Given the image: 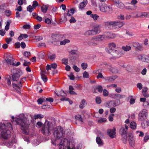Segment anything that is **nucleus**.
Masks as SVG:
<instances>
[{
	"mask_svg": "<svg viewBox=\"0 0 149 149\" xmlns=\"http://www.w3.org/2000/svg\"><path fill=\"white\" fill-rule=\"evenodd\" d=\"M73 68L74 70L76 72H78L80 71V69L76 65H73Z\"/></svg>",
	"mask_w": 149,
	"mask_h": 149,
	"instance_id": "nucleus-58",
	"label": "nucleus"
},
{
	"mask_svg": "<svg viewBox=\"0 0 149 149\" xmlns=\"http://www.w3.org/2000/svg\"><path fill=\"white\" fill-rule=\"evenodd\" d=\"M11 121L13 124L19 125L22 132L24 134H28L29 125V124L27 121V119L23 114H20L18 118H15L14 116L12 117Z\"/></svg>",
	"mask_w": 149,
	"mask_h": 149,
	"instance_id": "nucleus-1",
	"label": "nucleus"
},
{
	"mask_svg": "<svg viewBox=\"0 0 149 149\" xmlns=\"http://www.w3.org/2000/svg\"><path fill=\"white\" fill-rule=\"evenodd\" d=\"M144 57H143L142 61L148 62L149 61L148 57L145 55H144Z\"/></svg>",
	"mask_w": 149,
	"mask_h": 149,
	"instance_id": "nucleus-56",
	"label": "nucleus"
},
{
	"mask_svg": "<svg viewBox=\"0 0 149 149\" xmlns=\"http://www.w3.org/2000/svg\"><path fill=\"white\" fill-rule=\"evenodd\" d=\"M120 132L122 136H124L125 135H127L126 131L125 129L123 127L120 129Z\"/></svg>",
	"mask_w": 149,
	"mask_h": 149,
	"instance_id": "nucleus-26",
	"label": "nucleus"
},
{
	"mask_svg": "<svg viewBox=\"0 0 149 149\" xmlns=\"http://www.w3.org/2000/svg\"><path fill=\"white\" fill-rule=\"evenodd\" d=\"M113 98H119L120 99L121 98H123V95H120L118 94H115L113 95Z\"/></svg>",
	"mask_w": 149,
	"mask_h": 149,
	"instance_id": "nucleus-42",
	"label": "nucleus"
},
{
	"mask_svg": "<svg viewBox=\"0 0 149 149\" xmlns=\"http://www.w3.org/2000/svg\"><path fill=\"white\" fill-rule=\"evenodd\" d=\"M118 78V77L116 75H112L111 76L105 77L104 79L106 81L112 82Z\"/></svg>",
	"mask_w": 149,
	"mask_h": 149,
	"instance_id": "nucleus-16",
	"label": "nucleus"
},
{
	"mask_svg": "<svg viewBox=\"0 0 149 149\" xmlns=\"http://www.w3.org/2000/svg\"><path fill=\"white\" fill-rule=\"evenodd\" d=\"M69 93L71 94L72 95H77V94L73 90H74V88L72 86H69Z\"/></svg>",
	"mask_w": 149,
	"mask_h": 149,
	"instance_id": "nucleus-27",
	"label": "nucleus"
},
{
	"mask_svg": "<svg viewBox=\"0 0 149 149\" xmlns=\"http://www.w3.org/2000/svg\"><path fill=\"white\" fill-rule=\"evenodd\" d=\"M65 133V131L63 128L60 126H58L55 128L53 134L56 138L60 139L63 136Z\"/></svg>",
	"mask_w": 149,
	"mask_h": 149,
	"instance_id": "nucleus-7",
	"label": "nucleus"
},
{
	"mask_svg": "<svg viewBox=\"0 0 149 149\" xmlns=\"http://www.w3.org/2000/svg\"><path fill=\"white\" fill-rule=\"evenodd\" d=\"M97 78L98 79L99 78H102L104 79V77L102 75V73L100 72H99L98 74V75L97 77Z\"/></svg>",
	"mask_w": 149,
	"mask_h": 149,
	"instance_id": "nucleus-57",
	"label": "nucleus"
},
{
	"mask_svg": "<svg viewBox=\"0 0 149 149\" xmlns=\"http://www.w3.org/2000/svg\"><path fill=\"white\" fill-rule=\"evenodd\" d=\"M5 14L8 17L10 16L11 14V12L10 10H7L5 12Z\"/></svg>",
	"mask_w": 149,
	"mask_h": 149,
	"instance_id": "nucleus-46",
	"label": "nucleus"
},
{
	"mask_svg": "<svg viewBox=\"0 0 149 149\" xmlns=\"http://www.w3.org/2000/svg\"><path fill=\"white\" fill-rule=\"evenodd\" d=\"M38 5V2L37 1H33L32 4V6L35 9L36 7Z\"/></svg>",
	"mask_w": 149,
	"mask_h": 149,
	"instance_id": "nucleus-55",
	"label": "nucleus"
},
{
	"mask_svg": "<svg viewBox=\"0 0 149 149\" xmlns=\"http://www.w3.org/2000/svg\"><path fill=\"white\" fill-rule=\"evenodd\" d=\"M81 66L83 70H85L87 67V64L85 63H83L81 64Z\"/></svg>",
	"mask_w": 149,
	"mask_h": 149,
	"instance_id": "nucleus-49",
	"label": "nucleus"
},
{
	"mask_svg": "<svg viewBox=\"0 0 149 149\" xmlns=\"http://www.w3.org/2000/svg\"><path fill=\"white\" fill-rule=\"evenodd\" d=\"M56 94L58 96H65L66 95V93L62 90H60L55 92Z\"/></svg>",
	"mask_w": 149,
	"mask_h": 149,
	"instance_id": "nucleus-21",
	"label": "nucleus"
},
{
	"mask_svg": "<svg viewBox=\"0 0 149 149\" xmlns=\"http://www.w3.org/2000/svg\"><path fill=\"white\" fill-rule=\"evenodd\" d=\"M62 63L67 65L68 64V58H63L62 59Z\"/></svg>",
	"mask_w": 149,
	"mask_h": 149,
	"instance_id": "nucleus-48",
	"label": "nucleus"
},
{
	"mask_svg": "<svg viewBox=\"0 0 149 149\" xmlns=\"http://www.w3.org/2000/svg\"><path fill=\"white\" fill-rule=\"evenodd\" d=\"M45 22L46 24H49L51 23V20L49 19L48 18H46L45 19Z\"/></svg>",
	"mask_w": 149,
	"mask_h": 149,
	"instance_id": "nucleus-59",
	"label": "nucleus"
},
{
	"mask_svg": "<svg viewBox=\"0 0 149 149\" xmlns=\"http://www.w3.org/2000/svg\"><path fill=\"white\" fill-rule=\"evenodd\" d=\"M34 9H35L30 5H29L27 8V11L31 13L33 11Z\"/></svg>",
	"mask_w": 149,
	"mask_h": 149,
	"instance_id": "nucleus-39",
	"label": "nucleus"
},
{
	"mask_svg": "<svg viewBox=\"0 0 149 149\" xmlns=\"http://www.w3.org/2000/svg\"><path fill=\"white\" fill-rule=\"evenodd\" d=\"M75 8H71L70 10H68L67 14V15L68 16H71L72 15L75 11Z\"/></svg>",
	"mask_w": 149,
	"mask_h": 149,
	"instance_id": "nucleus-23",
	"label": "nucleus"
},
{
	"mask_svg": "<svg viewBox=\"0 0 149 149\" xmlns=\"http://www.w3.org/2000/svg\"><path fill=\"white\" fill-rule=\"evenodd\" d=\"M147 111L146 109H144L138 114L139 120L141 121H143L147 118Z\"/></svg>",
	"mask_w": 149,
	"mask_h": 149,
	"instance_id": "nucleus-10",
	"label": "nucleus"
},
{
	"mask_svg": "<svg viewBox=\"0 0 149 149\" xmlns=\"http://www.w3.org/2000/svg\"><path fill=\"white\" fill-rule=\"evenodd\" d=\"M70 42V41L68 39H65L62 41L60 42V44L61 45H65L66 43H68Z\"/></svg>",
	"mask_w": 149,
	"mask_h": 149,
	"instance_id": "nucleus-37",
	"label": "nucleus"
},
{
	"mask_svg": "<svg viewBox=\"0 0 149 149\" xmlns=\"http://www.w3.org/2000/svg\"><path fill=\"white\" fill-rule=\"evenodd\" d=\"M106 37L107 36L104 35H98L93 37L87 43L89 45L95 46L98 44L99 42L102 40Z\"/></svg>",
	"mask_w": 149,
	"mask_h": 149,
	"instance_id": "nucleus-5",
	"label": "nucleus"
},
{
	"mask_svg": "<svg viewBox=\"0 0 149 149\" xmlns=\"http://www.w3.org/2000/svg\"><path fill=\"white\" fill-rule=\"evenodd\" d=\"M13 38H7L5 39V40L7 44H9L10 42L12 41Z\"/></svg>",
	"mask_w": 149,
	"mask_h": 149,
	"instance_id": "nucleus-61",
	"label": "nucleus"
},
{
	"mask_svg": "<svg viewBox=\"0 0 149 149\" xmlns=\"http://www.w3.org/2000/svg\"><path fill=\"white\" fill-rule=\"evenodd\" d=\"M41 77L44 82H46L47 80V79L46 75L43 73H41Z\"/></svg>",
	"mask_w": 149,
	"mask_h": 149,
	"instance_id": "nucleus-41",
	"label": "nucleus"
},
{
	"mask_svg": "<svg viewBox=\"0 0 149 149\" xmlns=\"http://www.w3.org/2000/svg\"><path fill=\"white\" fill-rule=\"evenodd\" d=\"M143 86L141 83H138L137 84V87L139 90H141Z\"/></svg>",
	"mask_w": 149,
	"mask_h": 149,
	"instance_id": "nucleus-64",
	"label": "nucleus"
},
{
	"mask_svg": "<svg viewBox=\"0 0 149 149\" xmlns=\"http://www.w3.org/2000/svg\"><path fill=\"white\" fill-rule=\"evenodd\" d=\"M87 3V0H83L82 2L80 3L79 6V8L81 10L83 9Z\"/></svg>",
	"mask_w": 149,
	"mask_h": 149,
	"instance_id": "nucleus-18",
	"label": "nucleus"
},
{
	"mask_svg": "<svg viewBox=\"0 0 149 149\" xmlns=\"http://www.w3.org/2000/svg\"><path fill=\"white\" fill-rule=\"evenodd\" d=\"M20 72H17L12 74V81H17L19 79L20 75Z\"/></svg>",
	"mask_w": 149,
	"mask_h": 149,
	"instance_id": "nucleus-14",
	"label": "nucleus"
},
{
	"mask_svg": "<svg viewBox=\"0 0 149 149\" xmlns=\"http://www.w3.org/2000/svg\"><path fill=\"white\" fill-rule=\"evenodd\" d=\"M109 53L111 54L113 57L116 58H119L123 54L122 50H117L115 49L113 50V51L110 52Z\"/></svg>",
	"mask_w": 149,
	"mask_h": 149,
	"instance_id": "nucleus-11",
	"label": "nucleus"
},
{
	"mask_svg": "<svg viewBox=\"0 0 149 149\" xmlns=\"http://www.w3.org/2000/svg\"><path fill=\"white\" fill-rule=\"evenodd\" d=\"M24 55L26 58H29L31 56V53L30 52L25 51L24 52Z\"/></svg>",
	"mask_w": 149,
	"mask_h": 149,
	"instance_id": "nucleus-38",
	"label": "nucleus"
},
{
	"mask_svg": "<svg viewBox=\"0 0 149 149\" xmlns=\"http://www.w3.org/2000/svg\"><path fill=\"white\" fill-rule=\"evenodd\" d=\"M100 9L101 11L107 13H110L112 11V8L110 6H108L105 4L102 5L100 7Z\"/></svg>",
	"mask_w": 149,
	"mask_h": 149,
	"instance_id": "nucleus-9",
	"label": "nucleus"
},
{
	"mask_svg": "<svg viewBox=\"0 0 149 149\" xmlns=\"http://www.w3.org/2000/svg\"><path fill=\"white\" fill-rule=\"evenodd\" d=\"M109 92L106 89H104L103 90V95L104 96H107L108 95Z\"/></svg>",
	"mask_w": 149,
	"mask_h": 149,
	"instance_id": "nucleus-53",
	"label": "nucleus"
},
{
	"mask_svg": "<svg viewBox=\"0 0 149 149\" xmlns=\"http://www.w3.org/2000/svg\"><path fill=\"white\" fill-rule=\"evenodd\" d=\"M130 126L131 129L133 130H134L136 128V124L134 122H132L130 124Z\"/></svg>",
	"mask_w": 149,
	"mask_h": 149,
	"instance_id": "nucleus-33",
	"label": "nucleus"
},
{
	"mask_svg": "<svg viewBox=\"0 0 149 149\" xmlns=\"http://www.w3.org/2000/svg\"><path fill=\"white\" fill-rule=\"evenodd\" d=\"M12 85L13 88L15 89L17 93H20L21 88L19 85L18 86L17 84L14 83H12Z\"/></svg>",
	"mask_w": 149,
	"mask_h": 149,
	"instance_id": "nucleus-19",
	"label": "nucleus"
},
{
	"mask_svg": "<svg viewBox=\"0 0 149 149\" xmlns=\"http://www.w3.org/2000/svg\"><path fill=\"white\" fill-rule=\"evenodd\" d=\"M124 23L118 21H107L105 23V26L106 28L109 29H113L114 27L116 28L122 27Z\"/></svg>",
	"mask_w": 149,
	"mask_h": 149,
	"instance_id": "nucleus-4",
	"label": "nucleus"
},
{
	"mask_svg": "<svg viewBox=\"0 0 149 149\" xmlns=\"http://www.w3.org/2000/svg\"><path fill=\"white\" fill-rule=\"evenodd\" d=\"M86 104V101L84 100H82L79 106L80 108L81 109H83L85 107V104Z\"/></svg>",
	"mask_w": 149,
	"mask_h": 149,
	"instance_id": "nucleus-36",
	"label": "nucleus"
},
{
	"mask_svg": "<svg viewBox=\"0 0 149 149\" xmlns=\"http://www.w3.org/2000/svg\"><path fill=\"white\" fill-rule=\"evenodd\" d=\"M123 138L122 140L125 144H126L127 143V135H125L124 136H122Z\"/></svg>",
	"mask_w": 149,
	"mask_h": 149,
	"instance_id": "nucleus-51",
	"label": "nucleus"
},
{
	"mask_svg": "<svg viewBox=\"0 0 149 149\" xmlns=\"http://www.w3.org/2000/svg\"><path fill=\"white\" fill-rule=\"evenodd\" d=\"M93 30V32L95 35L99 33L100 32V26L98 25L96 26H95L93 29H92Z\"/></svg>",
	"mask_w": 149,
	"mask_h": 149,
	"instance_id": "nucleus-20",
	"label": "nucleus"
},
{
	"mask_svg": "<svg viewBox=\"0 0 149 149\" xmlns=\"http://www.w3.org/2000/svg\"><path fill=\"white\" fill-rule=\"evenodd\" d=\"M113 100V102L114 107L118 106L120 103V101L119 100L117 99Z\"/></svg>",
	"mask_w": 149,
	"mask_h": 149,
	"instance_id": "nucleus-32",
	"label": "nucleus"
},
{
	"mask_svg": "<svg viewBox=\"0 0 149 149\" xmlns=\"http://www.w3.org/2000/svg\"><path fill=\"white\" fill-rule=\"evenodd\" d=\"M85 35L86 36L94 35L93 30L92 29L87 31L85 33Z\"/></svg>",
	"mask_w": 149,
	"mask_h": 149,
	"instance_id": "nucleus-28",
	"label": "nucleus"
},
{
	"mask_svg": "<svg viewBox=\"0 0 149 149\" xmlns=\"http://www.w3.org/2000/svg\"><path fill=\"white\" fill-rule=\"evenodd\" d=\"M9 129H12V125L10 123L5 124L0 123V132L1 137L4 139H7L10 137V132Z\"/></svg>",
	"mask_w": 149,
	"mask_h": 149,
	"instance_id": "nucleus-2",
	"label": "nucleus"
},
{
	"mask_svg": "<svg viewBox=\"0 0 149 149\" xmlns=\"http://www.w3.org/2000/svg\"><path fill=\"white\" fill-rule=\"evenodd\" d=\"M143 104V105L145 107H147L149 106V102L147 101H146L144 102Z\"/></svg>",
	"mask_w": 149,
	"mask_h": 149,
	"instance_id": "nucleus-63",
	"label": "nucleus"
},
{
	"mask_svg": "<svg viewBox=\"0 0 149 149\" xmlns=\"http://www.w3.org/2000/svg\"><path fill=\"white\" fill-rule=\"evenodd\" d=\"M132 45L134 47H136L138 50L141 51L143 49L142 45H140L139 42H133Z\"/></svg>",
	"mask_w": 149,
	"mask_h": 149,
	"instance_id": "nucleus-17",
	"label": "nucleus"
},
{
	"mask_svg": "<svg viewBox=\"0 0 149 149\" xmlns=\"http://www.w3.org/2000/svg\"><path fill=\"white\" fill-rule=\"evenodd\" d=\"M51 38L52 40L54 42H58L59 40L58 36L57 35L52 34L51 36Z\"/></svg>",
	"mask_w": 149,
	"mask_h": 149,
	"instance_id": "nucleus-24",
	"label": "nucleus"
},
{
	"mask_svg": "<svg viewBox=\"0 0 149 149\" xmlns=\"http://www.w3.org/2000/svg\"><path fill=\"white\" fill-rule=\"evenodd\" d=\"M95 90H97L99 92L101 93L103 91V88L101 86L99 85L96 88Z\"/></svg>",
	"mask_w": 149,
	"mask_h": 149,
	"instance_id": "nucleus-43",
	"label": "nucleus"
},
{
	"mask_svg": "<svg viewBox=\"0 0 149 149\" xmlns=\"http://www.w3.org/2000/svg\"><path fill=\"white\" fill-rule=\"evenodd\" d=\"M106 106L109 108L114 107L113 100H111L107 102L106 104Z\"/></svg>",
	"mask_w": 149,
	"mask_h": 149,
	"instance_id": "nucleus-25",
	"label": "nucleus"
},
{
	"mask_svg": "<svg viewBox=\"0 0 149 149\" xmlns=\"http://www.w3.org/2000/svg\"><path fill=\"white\" fill-rule=\"evenodd\" d=\"M116 6L118 8L121 9H123L124 8V5L120 1L118 3L117 5H116Z\"/></svg>",
	"mask_w": 149,
	"mask_h": 149,
	"instance_id": "nucleus-29",
	"label": "nucleus"
},
{
	"mask_svg": "<svg viewBox=\"0 0 149 149\" xmlns=\"http://www.w3.org/2000/svg\"><path fill=\"white\" fill-rule=\"evenodd\" d=\"M75 118L76 119V120H78L79 121H80L81 122H83V119L81 117V116L79 115H77L76 116Z\"/></svg>",
	"mask_w": 149,
	"mask_h": 149,
	"instance_id": "nucleus-40",
	"label": "nucleus"
},
{
	"mask_svg": "<svg viewBox=\"0 0 149 149\" xmlns=\"http://www.w3.org/2000/svg\"><path fill=\"white\" fill-rule=\"evenodd\" d=\"M44 117V116L41 114H38L34 116V118L36 120L38 118H42Z\"/></svg>",
	"mask_w": 149,
	"mask_h": 149,
	"instance_id": "nucleus-35",
	"label": "nucleus"
},
{
	"mask_svg": "<svg viewBox=\"0 0 149 149\" xmlns=\"http://www.w3.org/2000/svg\"><path fill=\"white\" fill-rule=\"evenodd\" d=\"M66 147L67 149H75L74 146H70V142L68 140L64 138L62 139L59 145V149H65Z\"/></svg>",
	"mask_w": 149,
	"mask_h": 149,
	"instance_id": "nucleus-6",
	"label": "nucleus"
},
{
	"mask_svg": "<svg viewBox=\"0 0 149 149\" xmlns=\"http://www.w3.org/2000/svg\"><path fill=\"white\" fill-rule=\"evenodd\" d=\"M48 9V6H47L45 5L42 6L41 7V10L44 13H46Z\"/></svg>",
	"mask_w": 149,
	"mask_h": 149,
	"instance_id": "nucleus-34",
	"label": "nucleus"
},
{
	"mask_svg": "<svg viewBox=\"0 0 149 149\" xmlns=\"http://www.w3.org/2000/svg\"><path fill=\"white\" fill-rule=\"evenodd\" d=\"M107 65L109 66V67L110 68H109V71L113 73H116L118 72V70L117 68L115 67H112L111 65L110 64H107Z\"/></svg>",
	"mask_w": 149,
	"mask_h": 149,
	"instance_id": "nucleus-22",
	"label": "nucleus"
},
{
	"mask_svg": "<svg viewBox=\"0 0 149 149\" xmlns=\"http://www.w3.org/2000/svg\"><path fill=\"white\" fill-rule=\"evenodd\" d=\"M68 76L69 77V78L71 80H74L75 79L74 76L73 75L72 73H71L70 75H68Z\"/></svg>",
	"mask_w": 149,
	"mask_h": 149,
	"instance_id": "nucleus-52",
	"label": "nucleus"
},
{
	"mask_svg": "<svg viewBox=\"0 0 149 149\" xmlns=\"http://www.w3.org/2000/svg\"><path fill=\"white\" fill-rule=\"evenodd\" d=\"M14 59L11 54H8L6 56V59L3 61V64L5 65H12L14 64Z\"/></svg>",
	"mask_w": 149,
	"mask_h": 149,
	"instance_id": "nucleus-8",
	"label": "nucleus"
},
{
	"mask_svg": "<svg viewBox=\"0 0 149 149\" xmlns=\"http://www.w3.org/2000/svg\"><path fill=\"white\" fill-rule=\"evenodd\" d=\"M96 102L97 104H100L101 102V98L99 97H97L95 99Z\"/></svg>",
	"mask_w": 149,
	"mask_h": 149,
	"instance_id": "nucleus-44",
	"label": "nucleus"
},
{
	"mask_svg": "<svg viewBox=\"0 0 149 149\" xmlns=\"http://www.w3.org/2000/svg\"><path fill=\"white\" fill-rule=\"evenodd\" d=\"M122 49L126 52L128 51L131 49V47L129 46L126 45L125 46L122 47Z\"/></svg>",
	"mask_w": 149,
	"mask_h": 149,
	"instance_id": "nucleus-30",
	"label": "nucleus"
},
{
	"mask_svg": "<svg viewBox=\"0 0 149 149\" xmlns=\"http://www.w3.org/2000/svg\"><path fill=\"white\" fill-rule=\"evenodd\" d=\"M56 57V54H53L49 57V58L52 61L54 60Z\"/></svg>",
	"mask_w": 149,
	"mask_h": 149,
	"instance_id": "nucleus-54",
	"label": "nucleus"
},
{
	"mask_svg": "<svg viewBox=\"0 0 149 149\" xmlns=\"http://www.w3.org/2000/svg\"><path fill=\"white\" fill-rule=\"evenodd\" d=\"M83 77L84 78H88L89 77V75L88 72L85 71L83 73Z\"/></svg>",
	"mask_w": 149,
	"mask_h": 149,
	"instance_id": "nucleus-47",
	"label": "nucleus"
},
{
	"mask_svg": "<svg viewBox=\"0 0 149 149\" xmlns=\"http://www.w3.org/2000/svg\"><path fill=\"white\" fill-rule=\"evenodd\" d=\"M53 129L52 123L51 122L45 121L42 128V133L45 135L49 136L51 134V132Z\"/></svg>",
	"mask_w": 149,
	"mask_h": 149,
	"instance_id": "nucleus-3",
	"label": "nucleus"
},
{
	"mask_svg": "<svg viewBox=\"0 0 149 149\" xmlns=\"http://www.w3.org/2000/svg\"><path fill=\"white\" fill-rule=\"evenodd\" d=\"M30 27V26L29 24L24 25L23 26V28L25 29H29Z\"/></svg>",
	"mask_w": 149,
	"mask_h": 149,
	"instance_id": "nucleus-62",
	"label": "nucleus"
},
{
	"mask_svg": "<svg viewBox=\"0 0 149 149\" xmlns=\"http://www.w3.org/2000/svg\"><path fill=\"white\" fill-rule=\"evenodd\" d=\"M10 24V22L8 21H7V24L5 27V29L6 31H8L9 29Z\"/></svg>",
	"mask_w": 149,
	"mask_h": 149,
	"instance_id": "nucleus-60",
	"label": "nucleus"
},
{
	"mask_svg": "<svg viewBox=\"0 0 149 149\" xmlns=\"http://www.w3.org/2000/svg\"><path fill=\"white\" fill-rule=\"evenodd\" d=\"M129 141L130 145L132 147L134 146V140L133 135L131 133L128 134Z\"/></svg>",
	"mask_w": 149,
	"mask_h": 149,
	"instance_id": "nucleus-13",
	"label": "nucleus"
},
{
	"mask_svg": "<svg viewBox=\"0 0 149 149\" xmlns=\"http://www.w3.org/2000/svg\"><path fill=\"white\" fill-rule=\"evenodd\" d=\"M99 17V16L96 14H92V15H91V17L93 18V19L95 20H97Z\"/></svg>",
	"mask_w": 149,
	"mask_h": 149,
	"instance_id": "nucleus-50",
	"label": "nucleus"
},
{
	"mask_svg": "<svg viewBox=\"0 0 149 149\" xmlns=\"http://www.w3.org/2000/svg\"><path fill=\"white\" fill-rule=\"evenodd\" d=\"M96 141L97 143L99 145L101 146L102 145L103 143L100 137H97L96 138Z\"/></svg>",
	"mask_w": 149,
	"mask_h": 149,
	"instance_id": "nucleus-31",
	"label": "nucleus"
},
{
	"mask_svg": "<svg viewBox=\"0 0 149 149\" xmlns=\"http://www.w3.org/2000/svg\"><path fill=\"white\" fill-rule=\"evenodd\" d=\"M116 129H109L107 130V133L108 134L110 137L112 138H114L116 136Z\"/></svg>",
	"mask_w": 149,
	"mask_h": 149,
	"instance_id": "nucleus-15",
	"label": "nucleus"
},
{
	"mask_svg": "<svg viewBox=\"0 0 149 149\" xmlns=\"http://www.w3.org/2000/svg\"><path fill=\"white\" fill-rule=\"evenodd\" d=\"M116 47V45L113 42H111L109 44V47L106 49V51L108 53L110 52H112V51H113L114 49L113 48H115Z\"/></svg>",
	"mask_w": 149,
	"mask_h": 149,
	"instance_id": "nucleus-12",
	"label": "nucleus"
},
{
	"mask_svg": "<svg viewBox=\"0 0 149 149\" xmlns=\"http://www.w3.org/2000/svg\"><path fill=\"white\" fill-rule=\"evenodd\" d=\"M11 77L9 76V78H6V80L7 81V84L9 86H11V82L10 81Z\"/></svg>",
	"mask_w": 149,
	"mask_h": 149,
	"instance_id": "nucleus-45",
	"label": "nucleus"
}]
</instances>
